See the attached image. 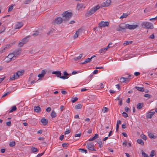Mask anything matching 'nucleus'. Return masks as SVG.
Segmentation results:
<instances>
[{
  "mask_svg": "<svg viewBox=\"0 0 157 157\" xmlns=\"http://www.w3.org/2000/svg\"><path fill=\"white\" fill-rule=\"evenodd\" d=\"M63 20V21H67L70 19L72 17V14L71 12H68V11L64 12L62 14Z\"/></svg>",
  "mask_w": 157,
  "mask_h": 157,
  "instance_id": "obj_1",
  "label": "nucleus"
},
{
  "mask_svg": "<svg viewBox=\"0 0 157 157\" xmlns=\"http://www.w3.org/2000/svg\"><path fill=\"white\" fill-rule=\"evenodd\" d=\"M100 8V6L99 5H97L93 7L86 13L85 15L86 17H88L90 16L94 13L97 10L99 9Z\"/></svg>",
  "mask_w": 157,
  "mask_h": 157,
  "instance_id": "obj_2",
  "label": "nucleus"
},
{
  "mask_svg": "<svg viewBox=\"0 0 157 157\" xmlns=\"http://www.w3.org/2000/svg\"><path fill=\"white\" fill-rule=\"evenodd\" d=\"M20 55V52L18 50L15 51L13 53L9 54L7 56L11 60H14L15 59L19 56Z\"/></svg>",
  "mask_w": 157,
  "mask_h": 157,
  "instance_id": "obj_3",
  "label": "nucleus"
},
{
  "mask_svg": "<svg viewBox=\"0 0 157 157\" xmlns=\"http://www.w3.org/2000/svg\"><path fill=\"white\" fill-rule=\"evenodd\" d=\"M126 29H127V24H125L124 23H123L119 25V27L116 29V30L118 32H126Z\"/></svg>",
  "mask_w": 157,
  "mask_h": 157,
  "instance_id": "obj_4",
  "label": "nucleus"
},
{
  "mask_svg": "<svg viewBox=\"0 0 157 157\" xmlns=\"http://www.w3.org/2000/svg\"><path fill=\"white\" fill-rule=\"evenodd\" d=\"M141 26L143 28L152 29L153 28V25L151 23L144 22L142 23Z\"/></svg>",
  "mask_w": 157,
  "mask_h": 157,
  "instance_id": "obj_5",
  "label": "nucleus"
},
{
  "mask_svg": "<svg viewBox=\"0 0 157 157\" xmlns=\"http://www.w3.org/2000/svg\"><path fill=\"white\" fill-rule=\"evenodd\" d=\"M52 74H55L56 75L57 77L63 79H67L68 78V77L67 76H61V71H52Z\"/></svg>",
  "mask_w": 157,
  "mask_h": 157,
  "instance_id": "obj_6",
  "label": "nucleus"
},
{
  "mask_svg": "<svg viewBox=\"0 0 157 157\" xmlns=\"http://www.w3.org/2000/svg\"><path fill=\"white\" fill-rule=\"evenodd\" d=\"M20 71H18L15 73L13 75H12L10 78V81H13L15 79L18 78L19 77Z\"/></svg>",
  "mask_w": 157,
  "mask_h": 157,
  "instance_id": "obj_7",
  "label": "nucleus"
},
{
  "mask_svg": "<svg viewBox=\"0 0 157 157\" xmlns=\"http://www.w3.org/2000/svg\"><path fill=\"white\" fill-rule=\"evenodd\" d=\"M109 25V23L108 22H105L103 21H101L98 24V27H105L106 26H108Z\"/></svg>",
  "mask_w": 157,
  "mask_h": 157,
  "instance_id": "obj_8",
  "label": "nucleus"
},
{
  "mask_svg": "<svg viewBox=\"0 0 157 157\" xmlns=\"http://www.w3.org/2000/svg\"><path fill=\"white\" fill-rule=\"evenodd\" d=\"M94 145L92 143H90L87 144L86 147L89 150L95 151L96 150L94 148Z\"/></svg>",
  "mask_w": 157,
  "mask_h": 157,
  "instance_id": "obj_9",
  "label": "nucleus"
},
{
  "mask_svg": "<svg viewBox=\"0 0 157 157\" xmlns=\"http://www.w3.org/2000/svg\"><path fill=\"white\" fill-rule=\"evenodd\" d=\"M127 29L130 30H133L136 29L139 26L138 24H137L136 25H132L128 24H127Z\"/></svg>",
  "mask_w": 157,
  "mask_h": 157,
  "instance_id": "obj_10",
  "label": "nucleus"
},
{
  "mask_svg": "<svg viewBox=\"0 0 157 157\" xmlns=\"http://www.w3.org/2000/svg\"><path fill=\"white\" fill-rule=\"evenodd\" d=\"M29 37H26L23 39L20 42V47H22L23 45L27 43L28 40V38Z\"/></svg>",
  "mask_w": 157,
  "mask_h": 157,
  "instance_id": "obj_11",
  "label": "nucleus"
},
{
  "mask_svg": "<svg viewBox=\"0 0 157 157\" xmlns=\"http://www.w3.org/2000/svg\"><path fill=\"white\" fill-rule=\"evenodd\" d=\"M63 20V19L61 17H58L55 19L54 23L57 24H60L62 23Z\"/></svg>",
  "mask_w": 157,
  "mask_h": 157,
  "instance_id": "obj_12",
  "label": "nucleus"
},
{
  "mask_svg": "<svg viewBox=\"0 0 157 157\" xmlns=\"http://www.w3.org/2000/svg\"><path fill=\"white\" fill-rule=\"evenodd\" d=\"M110 0H107L106 2L102 3L101 4V6L103 7H107L109 6L111 3Z\"/></svg>",
  "mask_w": 157,
  "mask_h": 157,
  "instance_id": "obj_13",
  "label": "nucleus"
},
{
  "mask_svg": "<svg viewBox=\"0 0 157 157\" xmlns=\"http://www.w3.org/2000/svg\"><path fill=\"white\" fill-rule=\"evenodd\" d=\"M155 113V112H149L147 114L146 118H151Z\"/></svg>",
  "mask_w": 157,
  "mask_h": 157,
  "instance_id": "obj_14",
  "label": "nucleus"
},
{
  "mask_svg": "<svg viewBox=\"0 0 157 157\" xmlns=\"http://www.w3.org/2000/svg\"><path fill=\"white\" fill-rule=\"evenodd\" d=\"M82 32V30L81 29H78L76 32L74 34L73 38L74 39H76L78 37V36L79 35L80 33Z\"/></svg>",
  "mask_w": 157,
  "mask_h": 157,
  "instance_id": "obj_15",
  "label": "nucleus"
},
{
  "mask_svg": "<svg viewBox=\"0 0 157 157\" xmlns=\"http://www.w3.org/2000/svg\"><path fill=\"white\" fill-rule=\"evenodd\" d=\"M132 77V78L133 77V75L132 76L131 75H130L128 76V78L121 77L120 79V81L121 82H124L126 81L128 79V78H130Z\"/></svg>",
  "mask_w": 157,
  "mask_h": 157,
  "instance_id": "obj_16",
  "label": "nucleus"
},
{
  "mask_svg": "<svg viewBox=\"0 0 157 157\" xmlns=\"http://www.w3.org/2000/svg\"><path fill=\"white\" fill-rule=\"evenodd\" d=\"M85 8V6L84 5L81 4H78L77 6V9L78 10H80L82 8Z\"/></svg>",
  "mask_w": 157,
  "mask_h": 157,
  "instance_id": "obj_17",
  "label": "nucleus"
},
{
  "mask_svg": "<svg viewBox=\"0 0 157 157\" xmlns=\"http://www.w3.org/2000/svg\"><path fill=\"white\" fill-rule=\"evenodd\" d=\"M46 72V71L45 70H43L41 71V73L39 74L38 76L39 78L43 77L44 76Z\"/></svg>",
  "mask_w": 157,
  "mask_h": 157,
  "instance_id": "obj_18",
  "label": "nucleus"
},
{
  "mask_svg": "<svg viewBox=\"0 0 157 157\" xmlns=\"http://www.w3.org/2000/svg\"><path fill=\"white\" fill-rule=\"evenodd\" d=\"M41 122L42 123L43 125H45L47 124L48 121L47 119L42 118L41 120Z\"/></svg>",
  "mask_w": 157,
  "mask_h": 157,
  "instance_id": "obj_19",
  "label": "nucleus"
},
{
  "mask_svg": "<svg viewBox=\"0 0 157 157\" xmlns=\"http://www.w3.org/2000/svg\"><path fill=\"white\" fill-rule=\"evenodd\" d=\"M31 150L33 153L37 152L38 151V149L35 147H32L31 149Z\"/></svg>",
  "mask_w": 157,
  "mask_h": 157,
  "instance_id": "obj_20",
  "label": "nucleus"
},
{
  "mask_svg": "<svg viewBox=\"0 0 157 157\" xmlns=\"http://www.w3.org/2000/svg\"><path fill=\"white\" fill-rule=\"evenodd\" d=\"M135 88L137 90H138L141 92H143L144 90V88L143 87H139L138 86H135Z\"/></svg>",
  "mask_w": 157,
  "mask_h": 157,
  "instance_id": "obj_21",
  "label": "nucleus"
},
{
  "mask_svg": "<svg viewBox=\"0 0 157 157\" xmlns=\"http://www.w3.org/2000/svg\"><path fill=\"white\" fill-rule=\"evenodd\" d=\"M137 141L138 144H140L142 145H144V143L143 141L140 139H138L137 140Z\"/></svg>",
  "mask_w": 157,
  "mask_h": 157,
  "instance_id": "obj_22",
  "label": "nucleus"
},
{
  "mask_svg": "<svg viewBox=\"0 0 157 157\" xmlns=\"http://www.w3.org/2000/svg\"><path fill=\"white\" fill-rule=\"evenodd\" d=\"M35 112H39L40 111V108L39 106L35 107L34 108Z\"/></svg>",
  "mask_w": 157,
  "mask_h": 157,
  "instance_id": "obj_23",
  "label": "nucleus"
},
{
  "mask_svg": "<svg viewBox=\"0 0 157 157\" xmlns=\"http://www.w3.org/2000/svg\"><path fill=\"white\" fill-rule=\"evenodd\" d=\"M148 136L150 138L155 139L156 138V136H155L152 133H150L148 134Z\"/></svg>",
  "mask_w": 157,
  "mask_h": 157,
  "instance_id": "obj_24",
  "label": "nucleus"
},
{
  "mask_svg": "<svg viewBox=\"0 0 157 157\" xmlns=\"http://www.w3.org/2000/svg\"><path fill=\"white\" fill-rule=\"evenodd\" d=\"M16 109V107L15 106H13L11 107V109L10 110L9 112L10 113L13 112L15 111Z\"/></svg>",
  "mask_w": 157,
  "mask_h": 157,
  "instance_id": "obj_25",
  "label": "nucleus"
},
{
  "mask_svg": "<svg viewBox=\"0 0 157 157\" xmlns=\"http://www.w3.org/2000/svg\"><path fill=\"white\" fill-rule=\"evenodd\" d=\"M143 103H139L137 105V108L138 109H141L143 107Z\"/></svg>",
  "mask_w": 157,
  "mask_h": 157,
  "instance_id": "obj_26",
  "label": "nucleus"
},
{
  "mask_svg": "<svg viewBox=\"0 0 157 157\" xmlns=\"http://www.w3.org/2000/svg\"><path fill=\"white\" fill-rule=\"evenodd\" d=\"M155 154L156 153L155 151L153 150L151 152L150 156L151 157H153V156L155 155Z\"/></svg>",
  "mask_w": 157,
  "mask_h": 157,
  "instance_id": "obj_27",
  "label": "nucleus"
},
{
  "mask_svg": "<svg viewBox=\"0 0 157 157\" xmlns=\"http://www.w3.org/2000/svg\"><path fill=\"white\" fill-rule=\"evenodd\" d=\"M107 49L106 48H102L101 50H99V52L101 53L102 52H105L107 50Z\"/></svg>",
  "mask_w": 157,
  "mask_h": 157,
  "instance_id": "obj_28",
  "label": "nucleus"
},
{
  "mask_svg": "<svg viewBox=\"0 0 157 157\" xmlns=\"http://www.w3.org/2000/svg\"><path fill=\"white\" fill-rule=\"evenodd\" d=\"M51 116L52 118L55 117L56 116V114L54 111H53L51 113Z\"/></svg>",
  "mask_w": 157,
  "mask_h": 157,
  "instance_id": "obj_29",
  "label": "nucleus"
},
{
  "mask_svg": "<svg viewBox=\"0 0 157 157\" xmlns=\"http://www.w3.org/2000/svg\"><path fill=\"white\" fill-rule=\"evenodd\" d=\"M109 110L108 108L106 107H104L103 108L102 111L104 113L107 112Z\"/></svg>",
  "mask_w": 157,
  "mask_h": 157,
  "instance_id": "obj_30",
  "label": "nucleus"
},
{
  "mask_svg": "<svg viewBox=\"0 0 157 157\" xmlns=\"http://www.w3.org/2000/svg\"><path fill=\"white\" fill-rule=\"evenodd\" d=\"M82 107V105L81 104L77 105L75 106V109H81Z\"/></svg>",
  "mask_w": 157,
  "mask_h": 157,
  "instance_id": "obj_31",
  "label": "nucleus"
},
{
  "mask_svg": "<svg viewBox=\"0 0 157 157\" xmlns=\"http://www.w3.org/2000/svg\"><path fill=\"white\" fill-rule=\"evenodd\" d=\"M128 16V14L126 13H123V15L121 16L120 18H123L126 17Z\"/></svg>",
  "mask_w": 157,
  "mask_h": 157,
  "instance_id": "obj_32",
  "label": "nucleus"
},
{
  "mask_svg": "<svg viewBox=\"0 0 157 157\" xmlns=\"http://www.w3.org/2000/svg\"><path fill=\"white\" fill-rule=\"evenodd\" d=\"M82 56V54H80L79 56L75 57L74 58V60L75 61H77L78 59H80Z\"/></svg>",
  "mask_w": 157,
  "mask_h": 157,
  "instance_id": "obj_33",
  "label": "nucleus"
},
{
  "mask_svg": "<svg viewBox=\"0 0 157 157\" xmlns=\"http://www.w3.org/2000/svg\"><path fill=\"white\" fill-rule=\"evenodd\" d=\"M13 8V5H11L10 7H9L8 9V12H10L12 10Z\"/></svg>",
  "mask_w": 157,
  "mask_h": 157,
  "instance_id": "obj_34",
  "label": "nucleus"
},
{
  "mask_svg": "<svg viewBox=\"0 0 157 157\" xmlns=\"http://www.w3.org/2000/svg\"><path fill=\"white\" fill-rule=\"evenodd\" d=\"M4 61L5 62H9L11 60V59H10L8 56H7L5 58Z\"/></svg>",
  "mask_w": 157,
  "mask_h": 157,
  "instance_id": "obj_35",
  "label": "nucleus"
},
{
  "mask_svg": "<svg viewBox=\"0 0 157 157\" xmlns=\"http://www.w3.org/2000/svg\"><path fill=\"white\" fill-rule=\"evenodd\" d=\"M78 150L79 151L82 153L85 152V153H86L87 152V151L86 149H84L82 148H79L78 149Z\"/></svg>",
  "mask_w": 157,
  "mask_h": 157,
  "instance_id": "obj_36",
  "label": "nucleus"
},
{
  "mask_svg": "<svg viewBox=\"0 0 157 157\" xmlns=\"http://www.w3.org/2000/svg\"><path fill=\"white\" fill-rule=\"evenodd\" d=\"M141 137L144 140H147V138L146 136L143 134H141L140 135Z\"/></svg>",
  "mask_w": 157,
  "mask_h": 157,
  "instance_id": "obj_37",
  "label": "nucleus"
},
{
  "mask_svg": "<svg viewBox=\"0 0 157 157\" xmlns=\"http://www.w3.org/2000/svg\"><path fill=\"white\" fill-rule=\"evenodd\" d=\"M15 144V143L14 141H12L10 142L9 145L11 147H13L14 146Z\"/></svg>",
  "mask_w": 157,
  "mask_h": 157,
  "instance_id": "obj_38",
  "label": "nucleus"
},
{
  "mask_svg": "<svg viewBox=\"0 0 157 157\" xmlns=\"http://www.w3.org/2000/svg\"><path fill=\"white\" fill-rule=\"evenodd\" d=\"M91 61V58H88L86 59L85 60V63H89Z\"/></svg>",
  "mask_w": 157,
  "mask_h": 157,
  "instance_id": "obj_39",
  "label": "nucleus"
},
{
  "mask_svg": "<svg viewBox=\"0 0 157 157\" xmlns=\"http://www.w3.org/2000/svg\"><path fill=\"white\" fill-rule=\"evenodd\" d=\"M97 143L99 144V147L100 148L102 147L103 146L101 140L98 141H97Z\"/></svg>",
  "mask_w": 157,
  "mask_h": 157,
  "instance_id": "obj_40",
  "label": "nucleus"
},
{
  "mask_svg": "<svg viewBox=\"0 0 157 157\" xmlns=\"http://www.w3.org/2000/svg\"><path fill=\"white\" fill-rule=\"evenodd\" d=\"M68 143H64L62 144V146L63 147H68Z\"/></svg>",
  "mask_w": 157,
  "mask_h": 157,
  "instance_id": "obj_41",
  "label": "nucleus"
},
{
  "mask_svg": "<svg viewBox=\"0 0 157 157\" xmlns=\"http://www.w3.org/2000/svg\"><path fill=\"white\" fill-rule=\"evenodd\" d=\"M142 155L144 157H149L148 155L144 152H142Z\"/></svg>",
  "mask_w": 157,
  "mask_h": 157,
  "instance_id": "obj_42",
  "label": "nucleus"
},
{
  "mask_svg": "<svg viewBox=\"0 0 157 157\" xmlns=\"http://www.w3.org/2000/svg\"><path fill=\"white\" fill-rule=\"evenodd\" d=\"M132 42V41H125L124 44V45H127L131 44Z\"/></svg>",
  "mask_w": 157,
  "mask_h": 157,
  "instance_id": "obj_43",
  "label": "nucleus"
},
{
  "mask_svg": "<svg viewBox=\"0 0 157 157\" xmlns=\"http://www.w3.org/2000/svg\"><path fill=\"white\" fill-rule=\"evenodd\" d=\"M122 116L124 117H128V114L125 112H123L122 113Z\"/></svg>",
  "mask_w": 157,
  "mask_h": 157,
  "instance_id": "obj_44",
  "label": "nucleus"
},
{
  "mask_svg": "<svg viewBox=\"0 0 157 157\" xmlns=\"http://www.w3.org/2000/svg\"><path fill=\"white\" fill-rule=\"evenodd\" d=\"M144 97L147 98H150L152 97L151 95H149L148 94H145L144 95Z\"/></svg>",
  "mask_w": 157,
  "mask_h": 157,
  "instance_id": "obj_45",
  "label": "nucleus"
},
{
  "mask_svg": "<svg viewBox=\"0 0 157 157\" xmlns=\"http://www.w3.org/2000/svg\"><path fill=\"white\" fill-rule=\"evenodd\" d=\"M39 34V32L38 31H36L34 32L33 34V36H36Z\"/></svg>",
  "mask_w": 157,
  "mask_h": 157,
  "instance_id": "obj_46",
  "label": "nucleus"
},
{
  "mask_svg": "<svg viewBox=\"0 0 157 157\" xmlns=\"http://www.w3.org/2000/svg\"><path fill=\"white\" fill-rule=\"evenodd\" d=\"M10 93V92H8L5 93L2 96V98H4L5 97L6 95H7L9 94Z\"/></svg>",
  "mask_w": 157,
  "mask_h": 157,
  "instance_id": "obj_47",
  "label": "nucleus"
},
{
  "mask_svg": "<svg viewBox=\"0 0 157 157\" xmlns=\"http://www.w3.org/2000/svg\"><path fill=\"white\" fill-rule=\"evenodd\" d=\"M70 130L69 129H67L66 131L64 132V134L65 135L68 134L70 132Z\"/></svg>",
  "mask_w": 157,
  "mask_h": 157,
  "instance_id": "obj_48",
  "label": "nucleus"
},
{
  "mask_svg": "<svg viewBox=\"0 0 157 157\" xmlns=\"http://www.w3.org/2000/svg\"><path fill=\"white\" fill-rule=\"evenodd\" d=\"M140 73L138 72H136L134 73V75L136 76H139V75H140Z\"/></svg>",
  "mask_w": 157,
  "mask_h": 157,
  "instance_id": "obj_49",
  "label": "nucleus"
},
{
  "mask_svg": "<svg viewBox=\"0 0 157 157\" xmlns=\"http://www.w3.org/2000/svg\"><path fill=\"white\" fill-rule=\"evenodd\" d=\"M31 0H26L24 2V3L25 4H28L31 1Z\"/></svg>",
  "mask_w": 157,
  "mask_h": 157,
  "instance_id": "obj_50",
  "label": "nucleus"
},
{
  "mask_svg": "<svg viewBox=\"0 0 157 157\" xmlns=\"http://www.w3.org/2000/svg\"><path fill=\"white\" fill-rule=\"evenodd\" d=\"M44 152H43L42 153H40L38 154L36 156V157H40L42 156L44 154Z\"/></svg>",
  "mask_w": 157,
  "mask_h": 157,
  "instance_id": "obj_51",
  "label": "nucleus"
},
{
  "mask_svg": "<svg viewBox=\"0 0 157 157\" xmlns=\"http://www.w3.org/2000/svg\"><path fill=\"white\" fill-rule=\"evenodd\" d=\"M95 140L97 139L98 137V134H95L94 136L93 137Z\"/></svg>",
  "mask_w": 157,
  "mask_h": 157,
  "instance_id": "obj_52",
  "label": "nucleus"
},
{
  "mask_svg": "<svg viewBox=\"0 0 157 157\" xmlns=\"http://www.w3.org/2000/svg\"><path fill=\"white\" fill-rule=\"evenodd\" d=\"M149 38L151 39H154L155 36H154V34H152L151 35V36H150L149 37Z\"/></svg>",
  "mask_w": 157,
  "mask_h": 157,
  "instance_id": "obj_53",
  "label": "nucleus"
},
{
  "mask_svg": "<svg viewBox=\"0 0 157 157\" xmlns=\"http://www.w3.org/2000/svg\"><path fill=\"white\" fill-rule=\"evenodd\" d=\"M63 75H64V76H67L69 75V74L67 73L66 71H64L63 72Z\"/></svg>",
  "mask_w": 157,
  "mask_h": 157,
  "instance_id": "obj_54",
  "label": "nucleus"
},
{
  "mask_svg": "<svg viewBox=\"0 0 157 157\" xmlns=\"http://www.w3.org/2000/svg\"><path fill=\"white\" fill-rule=\"evenodd\" d=\"M81 135V133H80L78 134H76L75 135V137H80Z\"/></svg>",
  "mask_w": 157,
  "mask_h": 157,
  "instance_id": "obj_55",
  "label": "nucleus"
},
{
  "mask_svg": "<svg viewBox=\"0 0 157 157\" xmlns=\"http://www.w3.org/2000/svg\"><path fill=\"white\" fill-rule=\"evenodd\" d=\"M64 109V106L63 105H61L60 106V110L62 112Z\"/></svg>",
  "mask_w": 157,
  "mask_h": 157,
  "instance_id": "obj_56",
  "label": "nucleus"
},
{
  "mask_svg": "<svg viewBox=\"0 0 157 157\" xmlns=\"http://www.w3.org/2000/svg\"><path fill=\"white\" fill-rule=\"evenodd\" d=\"M127 141H125L123 142V145H124L125 147H126L127 146Z\"/></svg>",
  "mask_w": 157,
  "mask_h": 157,
  "instance_id": "obj_57",
  "label": "nucleus"
},
{
  "mask_svg": "<svg viewBox=\"0 0 157 157\" xmlns=\"http://www.w3.org/2000/svg\"><path fill=\"white\" fill-rule=\"evenodd\" d=\"M51 108L50 107H48L46 109V111L47 112H49L51 111Z\"/></svg>",
  "mask_w": 157,
  "mask_h": 157,
  "instance_id": "obj_58",
  "label": "nucleus"
},
{
  "mask_svg": "<svg viewBox=\"0 0 157 157\" xmlns=\"http://www.w3.org/2000/svg\"><path fill=\"white\" fill-rule=\"evenodd\" d=\"M6 125L8 126H10L11 125V122L9 121L6 122Z\"/></svg>",
  "mask_w": 157,
  "mask_h": 157,
  "instance_id": "obj_59",
  "label": "nucleus"
},
{
  "mask_svg": "<svg viewBox=\"0 0 157 157\" xmlns=\"http://www.w3.org/2000/svg\"><path fill=\"white\" fill-rule=\"evenodd\" d=\"M24 71H25L24 70H22L21 71H20V76H21L23 75Z\"/></svg>",
  "mask_w": 157,
  "mask_h": 157,
  "instance_id": "obj_60",
  "label": "nucleus"
},
{
  "mask_svg": "<svg viewBox=\"0 0 157 157\" xmlns=\"http://www.w3.org/2000/svg\"><path fill=\"white\" fill-rule=\"evenodd\" d=\"M126 112H127L129 110V109L127 107H125L124 108Z\"/></svg>",
  "mask_w": 157,
  "mask_h": 157,
  "instance_id": "obj_61",
  "label": "nucleus"
},
{
  "mask_svg": "<svg viewBox=\"0 0 157 157\" xmlns=\"http://www.w3.org/2000/svg\"><path fill=\"white\" fill-rule=\"evenodd\" d=\"M157 19V16L156 17H155L154 18L150 19L149 20H150V21H152L154 20H155V19Z\"/></svg>",
  "mask_w": 157,
  "mask_h": 157,
  "instance_id": "obj_62",
  "label": "nucleus"
},
{
  "mask_svg": "<svg viewBox=\"0 0 157 157\" xmlns=\"http://www.w3.org/2000/svg\"><path fill=\"white\" fill-rule=\"evenodd\" d=\"M61 93L63 94H65L67 93V92L66 91H61Z\"/></svg>",
  "mask_w": 157,
  "mask_h": 157,
  "instance_id": "obj_63",
  "label": "nucleus"
},
{
  "mask_svg": "<svg viewBox=\"0 0 157 157\" xmlns=\"http://www.w3.org/2000/svg\"><path fill=\"white\" fill-rule=\"evenodd\" d=\"M63 137H64V135H62L61 136H60V138H59V140H62L63 139Z\"/></svg>",
  "mask_w": 157,
  "mask_h": 157,
  "instance_id": "obj_64",
  "label": "nucleus"
}]
</instances>
